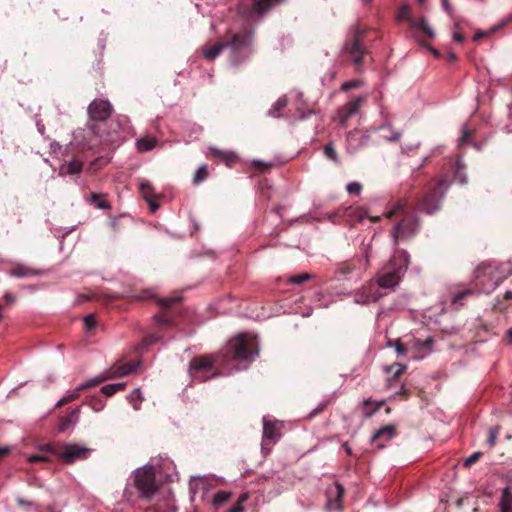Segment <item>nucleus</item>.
Masks as SVG:
<instances>
[{
	"instance_id": "f257e3e1",
	"label": "nucleus",
	"mask_w": 512,
	"mask_h": 512,
	"mask_svg": "<svg viewBox=\"0 0 512 512\" xmlns=\"http://www.w3.org/2000/svg\"><path fill=\"white\" fill-rule=\"evenodd\" d=\"M449 183L446 179H440L431 185L423 196H410L399 199L385 214L388 219L399 218L391 230L394 246L402 241L413 238L420 229V220L415 211L433 214L440 208V201L444 197Z\"/></svg>"
},
{
	"instance_id": "f03ea898",
	"label": "nucleus",
	"mask_w": 512,
	"mask_h": 512,
	"mask_svg": "<svg viewBox=\"0 0 512 512\" xmlns=\"http://www.w3.org/2000/svg\"><path fill=\"white\" fill-rule=\"evenodd\" d=\"M256 356V339L247 334H240L229 341L222 353L193 358L190 361L189 374L194 381L205 382L215 375V363H228L230 360L253 361Z\"/></svg>"
},
{
	"instance_id": "7ed1b4c3",
	"label": "nucleus",
	"mask_w": 512,
	"mask_h": 512,
	"mask_svg": "<svg viewBox=\"0 0 512 512\" xmlns=\"http://www.w3.org/2000/svg\"><path fill=\"white\" fill-rule=\"evenodd\" d=\"M40 450L50 452L68 464L76 460L86 459L91 451L78 444H45Z\"/></svg>"
},
{
	"instance_id": "20e7f679",
	"label": "nucleus",
	"mask_w": 512,
	"mask_h": 512,
	"mask_svg": "<svg viewBox=\"0 0 512 512\" xmlns=\"http://www.w3.org/2000/svg\"><path fill=\"white\" fill-rule=\"evenodd\" d=\"M134 485L141 498L150 500L159 490L153 467L144 466L134 472Z\"/></svg>"
},
{
	"instance_id": "39448f33",
	"label": "nucleus",
	"mask_w": 512,
	"mask_h": 512,
	"mask_svg": "<svg viewBox=\"0 0 512 512\" xmlns=\"http://www.w3.org/2000/svg\"><path fill=\"white\" fill-rule=\"evenodd\" d=\"M138 366H139V362L116 363L108 371L104 372L102 375L78 386L77 391H82L86 388L97 386V385L105 382L108 379L126 376V375L134 372Z\"/></svg>"
},
{
	"instance_id": "423d86ee",
	"label": "nucleus",
	"mask_w": 512,
	"mask_h": 512,
	"mask_svg": "<svg viewBox=\"0 0 512 512\" xmlns=\"http://www.w3.org/2000/svg\"><path fill=\"white\" fill-rule=\"evenodd\" d=\"M365 31L360 26H356L350 37L344 43L343 51L348 54L356 66H360L363 62V56L367 53L363 46Z\"/></svg>"
},
{
	"instance_id": "0eeeda50",
	"label": "nucleus",
	"mask_w": 512,
	"mask_h": 512,
	"mask_svg": "<svg viewBox=\"0 0 512 512\" xmlns=\"http://www.w3.org/2000/svg\"><path fill=\"white\" fill-rule=\"evenodd\" d=\"M371 242L361 247V257L343 261L337 265L336 272L344 277L349 276L353 271L359 269L365 272L370 265Z\"/></svg>"
},
{
	"instance_id": "6e6552de",
	"label": "nucleus",
	"mask_w": 512,
	"mask_h": 512,
	"mask_svg": "<svg viewBox=\"0 0 512 512\" xmlns=\"http://www.w3.org/2000/svg\"><path fill=\"white\" fill-rule=\"evenodd\" d=\"M89 123L88 127L95 131V125L91 122H104L113 112L111 103L103 99H94L87 108Z\"/></svg>"
},
{
	"instance_id": "1a4fd4ad",
	"label": "nucleus",
	"mask_w": 512,
	"mask_h": 512,
	"mask_svg": "<svg viewBox=\"0 0 512 512\" xmlns=\"http://www.w3.org/2000/svg\"><path fill=\"white\" fill-rule=\"evenodd\" d=\"M364 102V97H356L351 101L347 102L346 104L338 108L337 114L333 118V121L336 122L342 128L347 127L349 120L359 113L360 108Z\"/></svg>"
},
{
	"instance_id": "9d476101",
	"label": "nucleus",
	"mask_w": 512,
	"mask_h": 512,
	"mask_svg": "<svg viewBox=\"0 0 512 512\" xmlns=\"http://www.w3.org/2000/svg\"><path fill=\"white\" fill-rule=\"evenodd\" d=\"M253 38L251 30H243L238 33L227 35L223 41L226 48H229L233 54H236L250 45Z\"/></svg>"
},
{
	"instance_id": "9b49d317",
	"label": "nucleus",
	"mask_w": 512,
	"mask_h": 512,
	"mask_svg": "<svg viewBox=\"0 0 512 512\" xmlns=\"http://www.w3.org/2000/svg\"><path fill=\"white\" fill-rule=\"evenodd\" d=\"M339 218H346L350 225L353 226L356 223L362 222L366 218V213L364 210L352 206L339 207L335 212L329 215V219L336 223Z\"/></svg>"
},
{
	"instance_id": "f8f14e48",
	"label": "nucleus",
	"mask_w": 512,
	"mask_h": 512,
	"mask_svg": "<svg viewBox=\"0 0 512 512\" xmlns=\"http://www.w3.org/2000/svg\"><path fill=\"white\" fill-rule=\"evenodd\" d=\"M345 489L339 483L335 482L330 485L326 490V509L328 511H338L341 512L343 509V497H344Z\"/></svg>"
},
{
	"instance_id": "ddd939ff",
	"label": "nucleus",
	"mask_w": 512,
	"mask_h": 512,
	"mask_svg": "<svg viewBox=\"0 0 512 512\" xmlns=\"http://www.w3.org/2000/svg\"><path fill=\"white\" fill-rule=\"evenodd\" d=\"M406 268L399 266L393 269H387L386 272L377 277V286L384 289H391L398 285L401 276L404 274Z\"/></svg>"
},
{
	"instance_id": "4468645a",
	"label": "nucleus",
	"mask_w": 512,
	"mask_h": 512,
	"mask_svg": "<svg viewBox=\"0 0 512 512\" xmlns=\"http://www.w3.org/2000/svg\"><path fill=\"white\" fill-rule=\"evenodd\" d=\"M180 301L181 297H171L159 300V305L163 308L164 311L161 314L156 315L155 319L160 326H168L171 324L172 315L169 310Z\"/></svg>"
},
{
	"instance_id": "2eb2a0df",
	"label": "nucleus",
	"mask_w": 512,
	"mask_h": 512,
	"mask_svg": "<svg viewBox=\"0 0 512 512\" xmlns=\"http://www.w3.org/2000/svg\"><path fill=\"white\" fill-rule=\"evenodd\" d=\"M397 435V427L396 425L389 424L381 427L377 430L372 438L371 442L376 443L377 448L382 449L385 446V443L393 439Z\"/></svg>"
},
{
	"instance_id": "dca6fc26",
	"label": "nucleus",
	"mask_w": 512,
	"mask_h": 512,
	"mask_svg": "<svg viewBox=\"0 0 512 512\" xmlns=\"http://www.w3.org/2000/svg\"><path fill=\"white\" fill-rule=\"evenodd\" d=\"M280 438L279 427L277 423L263 418V440L262 446L272 445Z\"/></svg>"
},
{
	"instance_id": "f3484780",
	"label": "nucleus",
	"mask_w": 512,
	"mask_h": 512,
	"mask_svg": "<svg viewBox=\"0 0 512 512\" xmlns=\"http://www.w3.org/2000/svg\"><path fill=\"white\" fill-rule=\"evenodd\" d=\"M370 132L377 133L380 138L391 142H398L401 138V133L394 130L389 124L371 128Z\"/></svg>"
},
{
	"instance_id": "a211bd4d",
	"label": "nucleus",
	"mask_w": 512,
	"mask_h": 512,
	"mask_svg": "<svg viewBox=\"0 0 512 512\" xmlns=\"http://www.w3.org/2000/svg\"><path fill=\"white\" fill-rule=\"evenodd\" d=\"M209 151L213 158L224 162L228 167H232L233 164L238 160L237 155L231 151L221 150L215 147H210Z\"/></svg>"
},
{
	"instance_id": "6ab92c4d",
	"label": "nucleus",
	"mask_w": 512,
	"mask_h": 512,
	"mask_svg": "<svg viewBox=\"0 0 512 512\" xmlns=\"http://www.w3.org/2000/svg\"><path fill=\"white\" fill-rule=\"evenodd\" d=\"M140 191H141L143 198L148 202L151 211L154 212L156 209H158L159 204L156 203V201H155L156 194L154 192V188H153L152 184L148 181H142L140 183Z\"/></svg>"
},
{
	"instance_id": "aec40b11",
	"label": "nucleus",
	"mask_w": 512,
	"mask_h": 512,
	"mask_svg": "<svg viewBox=\"0 0 512 512\" xmlns=\"http://www.w3.org/2000/svg\"><path fill=\"white\" fill-rule=\"evenodd\" d=\"M79 413H80L79 408L69 410V412L66 415L62 416L59 419V423H58V427H57L58 431L63 433L67 429H69L73 424L77 423L78 419H79Z\"/></svg>"
},
{
	"instance_id": "412c9836",
	"label": "nucleus",
	"mask_w": 512,
	"mask_h": 512,
	"mask_svg": "<svg viewBox=\"0 0 512 512\" xmlns=\"http://www.w3.org/2000/svg\"><path fill=\"white\" fill-rule=\"evenodd\" d=\"M283 0H256L248 9L249 16H261L267 12L273 4L280 3Z\"/></svg>"
},
{
	"instance_id": "4be33fe9",
	"label": "nucleus",
	"mask_w": 512,
	"mask_h": 512,
	"mask_svg": "<svg viewBox=\"0 0 512 512\" xmlns=\"http://www.w3.org/2000/svg\"><path fill=\"white\" fill-rule=\"evenodd\" d=\"M381 296L382 295L379 293L376 286L372 283H369L367 286L362 288V292L359 295L358 301L361 300L363 303L376 302Z\"/></svg>"
},
{
	"instance_id": "5701e85b",
	"label": "nucleus",
	"mask_w": 512,
	"mask_h": 512,
	"mask_svg": "<svg viewBox=\"0 0 512 512\" xmlns=\"http://www.w3.org/2000/svg\"><path fill=\"white\" fill-rule=\"evenodd\" d=\"M83 164L81 161L77 159H73L71 161H66L60 166L59 175H75L82 171Z\"/></svg>"
},
{
	"instance_id": "b1692460",
	"label": "nucleus",
	"mask_w": 512,
	"mask_h": 512,
	"mask_svg": "<svg viewBox=\"0 0 512 512\" xmlns=\"http://www.w3.org/2000/svg\"><path fill=\"white\" fill-rule=\"evenodd\" d=\"M411 27L421 31L428 38H433L435 36L433 29L429 26L427 20L424 17H420L415 21H411Z\"/></svg>"
},
{
	"instance_id": "393cba45",
	"label": "nucleus",
	"mask_w": 512,
	"mask_h": 512,
	"mask_svg": "<svg viewBox=\"0 0 512 512\" xmlns=\"http://www.w3.org/2000/svg\"><path fill=\"white\" fill-rule=\"evenodd\" d=\"M87 200L98 209L107 210L111 208L109 202L106 200L105 194L91 192Z\"/></svg>"
},
{
	"instance_id": "a878e982",
	"label": "nucleus",
	"mask_w": 512,
	"mask_h": 512,
	"mask_svg": "<svg viewBox=\"0 0 512 512\" xmlns=\"http://www.w3.org/2000/svg\"><path fill=\"white\" fill-rule=\"evenodd\" d=\"M384 404V401L374 402L371 399H365L362 405V413L366 418H371Z\"/></svg>"
},
{
	"instance_id": "bb28decb",
	"label": "nucleus",
	"mask_w": 512,
	"mask_h": 512,
	"mask_svg": "<svg viewBox=\"0 0 512 512\" xmlns=\"http://www.w3.org/2000/svg\"><path fill=\"white\" fill-rule=\"evenodd\" d=\"M38 274H39V271H37L33 268H30V267L24 266V265H17L10 271V275L17 277V278H27V277H32V276H35Z\"/></svg>"
},
{
	"instance_id": "cd10ccee",
	"label": "nucleus",
	"mask_w": 512,
	"mask_h": 512,
	"mask_svg": "<svg viewBox=\"0 0 512 512\" xmlns=\"http://www.w3.org/2000/svg\"><path fill=\"white\" fill-rule=\"evenodd\" d=\"M499 507L501 512H512V493L510 487L503 489Z\"/></svg>"
},
{
	"instance_id": "c85d7f7f",
	"label": "nucleus",
	"mask_w": 512,
	"mask_h": 512,
	"mask_svg": "<svg viewBox=\"0 0 512 512\" xmlns=\"http://www.w3.org/2000/svg\"><path fill=\"white\" fill-rule=\"evenodd\" d=\"M157 144V139L152 136H145L137 140L136 145L139 152L152 150Z\"/></svg>"
},
{
	"instance_id": "c756f323",
	"label": "nucleus",
	"mask_w": 512,
	"mask_h": 512,
	"mask_svg": "<svg viewBox=\"0 0 512 512\" xmlns=\"http://www.w3.org/2000/svg\"><path fill=\"white\" fill-rule=\"evenodd\" d=\"M224 48H226L224 41L221 40L211 47L203 49V55L207 60L211 61L214 60Z\"/></svg>"
},
{
	"instance_id": "7c9ffc66",
	"label": "nucleus",
	"mask_w": 512,
	"mask_h": 512,
	"mask_svg": "<svg viewBox=\"0 0 512 512\" xmlns=\"http://www.w3.org/2000/svg\"><path fill=\"white\" fill-rule=\"evenodd\" d=\"M126 387V383H114V384H108L101 388L102 393L107 396L111 397L115 393L119 391H123Z\"/></svg>"
},
{
	"instance_id": "2f4dec72",
	"label": "nucleus",
	"mask_w": 512,
	"mask_h": 512,
	"mask_svg": "<svg viewBox=\"0 0 512 512\" xmlns=\"http://www.w3.org/2000/svg\"><path fill=\"white\" fill-rule=\"evenodd\" d=\"M474 295V291L471 290V289H466V290H463L459 293H457L453 298H452V304L453 305H458L456 307V309L458 310L460 306H463V303L462 301L464 299H466L467 297H470V296H473Z\"/></svg>"
},
{
	"instance_id": "473e14b6",
	"label": "nucleus",
	"mask_w": 512,
	"mask_h": 512,
	"mask_svg": "<svg viewBox=\"0 0 512 512\" xmlns=\"http://www.w3.org/2000/svg\"><path fill=\"white\" fill-rule=\"evenodd\" d=\"M207 177H208V166L206 164H203L197 169V171L194 175V178H193V183L198 185L201 182H203L204 180H206Z\"/></svg>"
},
{
	"instance_id": "72a5a7b5",
	"label": "nucleus",
	"mask_w": 512,
	"mask_h": 512,
	"mask_svg": "<svg viewBox=\"0 0 512 512\" xmlns=\"http://www.w3.org/2000/svg\"><path fill=\"white\" fill-rule=\"evenodd\" d=\"M324 155L329 158L331 161H333L335 164L340 163V158L333 146V143H328L324 147Z\"/></svg>"
},
{
	"instance_id": "f704fd0d",
	"label": "nucleus",
	"mask_w": 512,
	"mask_h": 512,
	"mask_svg": "<svg viewBox=\"0 0 512 512\" xmlns=\"http://www.w3.org/2000/svg\"><path fill=\"white\" fill-rule=\"evenodd\" d=\"M129 402L133 405L135 410L139 409L140 403L143 400L142 393L139 389H134L128 396Z\"/></svg>"
},
{
	"instance_id": "c9c22d12",
	"label": "nucleus",
	"mask_w": 512,
	"mask_h": 512,
	"mask_svg": "<svg viewBox=\"0 0 512 512\" xmlns=\"http://www.w3.org/2000/svg\"><path fill=\"white\" fill-rule=\"evenodd\" d=\"M398 20L408 21L411 24V21H415L416 19L411 17V8L409 5H403L400 7L398 11Z\"/></svg>"
},
{
	"instance_id": "e433bc0d",
	"label": "nucleus",
	"mask_w": 512,
	"mask_h": 512,
	"mask_svg": "<svg viewBox=\"0 0 512 512\" xmlns=\"http://www.w3.org/2000/svg\"><path fill=\"white\" fill-rule=\"evenodd\" d=\"M359 134L360 130L358 129H354L347 133L346 141L350 149L354 150V146H357L359 143Z\"/></svg>"
},
{
	"instance_id": "4c0bfd02",
	"label": "nucleus",
	"mask_w": 512,
	"mask_h": 512,
	"mask_svg": "<svg viewBox=\"0 0 512 512\" xmlns=\"http://www.w3.org/2000/svg\"><path fill=\"white\" fill-rule=\"evenodd\" d=\"M252 166L255 168V170L258 173L263 174V173L268 172L273 167V163L272 162H264V161H260V160H254L252 162Z\"/></svg>"
},
{
	"instance_id": "58836bf2",
	"label": "nucleus",
	"mask_w": 512,
	"mask_h": 512,
	"mask_svg": "<svg viewBox=\"0 0 512 512\" xmlns=\"http://www.w3.org/2000/svg\"><path fill=\"white\" fill-rule=\"evenodd\" d=\"M312 278H313V275H311L309 273H302L300 275L290 276L288 278V283L295 284V285H301L304 282H306Z\"/></svg>"
},
{
	"instance_id": "ea45409f",
	"label": "nucleus",
	"mask_w": 512,
	"mask_h": 512,
	"mask_svg": "<svg viewBox=\"0 0 512 512\" xmlns=\"http://www.w3.org/2000/svg\"><path fill=\"white\" fill-rule=\"evenodd\" d=\"M231 498V493L225 491H218L213 497V504L220 506Z\"/></svg>"
},
{
	"instance_id": "a19ab883",
	"label": "nucleus",
	"mask_w": 512,
	"mask_h": 512,
	"mask_svg": "<svg viewBox=\"0 0 512 512\" xmlns=\"http://www.w3.org/2000/svg\"><path fill=\"white\" fill-rule=\"evenodd\" d=\"M406 365L394 363L389 367V371L393 373V379L397 380L406 370Z\"/></svg>"
},
{
	"instance_id": "79ce46f5",
	"label": "nucleus",
	"mask_w": 512,
	"mask_h": 512,
	"mask_svg": "<svg viewBox=\"0 0 512 512\" xmlns=\"http://www.w3.org/2000/svg\"><path fill=\"white\" fill-rule=\"evenodd\" d=\"M247 499H248L247 493L240 495L237 503L234 506H232L230 509H228L227 512H244L243 503L246 502Z\"/></svg>"
},
{
	"instance_id": "37998d69",
	"label": "nucleus",
	"mask_w": 512,
	"mask_h": 512,
	"mask_svg": "<svg viewBox=\"0 0 512 512\" xmlns=\"http://www.w3.org/2000/svg\"><path fill=\"white\" fill-rule=\"evenodd\" d=\"M287 106V100L285 97L279 98L273 108L270 110V114L276 118L280 117V114L278 113L279 110Z\"/></svg>"
},
{
	"instance_id": "c03bdc74",
	"label": "nucleus",
	"mask_w": 512,
	"mask_h": 512,
	"mask_svg": "<svg viewBox=\"0 0 512 512\" xmlns=\"http://www.w3.org/2000/svg\"><path fill=\"white\" fill-rule=\"evenodd\" d=\"M80 392H81V391H77V389H76L73 393H71V394H69V395H67V396H65V397H63V398H61V399L58 401V403H57V405H56V406H57V407H62V406H64V405H66V404H68V403H70V402H72V401H74V400L78 399V398H79V396H80Z\"/></svg>"
},
{
	"instance_id": "a18cd8bd",
	"label": "nucleus",
	"mask_w": 512,
	"mask_h": 512,
	"mask_svg": "<svg viewBox=\"0 0 512 512\" xmlns=\"http://www.w3.org/2000/svg\"><path fill=\"white\" fill-rule=\"evenodd\" d=\"M483 453L480 452V451H477V452H474L472 455H470L464 462V467L466 468H469L471 467L473 464H475L476 462H478L480 460V458L482 457Z\"/></svg>"
},
{
	"instance_id": "49530a36",
	"label": "nucleus",
	"mask_w": 512,
	"mask_h": 512,
	"mask_svg": "<svg viewBox=\"0 0 512 512\" xmlns=\"http://www.w3.org/2000/svg\"><path fill=\"white\" fill-rule=\"evenodd\" d=\"M360 86H361V81L360 80H350V81L344 82L341 85V91L348 92V91H350L352 89H355V88H358Z\"/></svg>"
},
{
	"instance_id": "de8ad7c7",
	"label": "nucleus",
	"mask_w": 512,
	"mask_h": 512,
	"mask_svg": "<svg viewBox=\"0 0 512 512\" xmlns=\"http://www.w3.org/2000/svg\"><path fill=\"white\" fill-rule=\"evenodd\" d=\"M369 139H370V134L369 132H361L360 131V134H359V143L357 144V146H354V151L358 150L359 148L367 145V143L369 142Z\"/></svg>"
},
{
	"instance_id": "09e8293b",
	"label": "nucleus",
	"mask_w": 512,
	"mask_h": 512,
	"mask_svg": "<svg viewBox=\"0 0 512 512\" xmlns=\"http://www.w3.org/2000/svg\"><path fill=\"white\" fill-rule=\"evenodd\" d=\"M362 190V185L358 182H350L347 185V191L349 194L359 195Z\"/></svg>"
},
{
	"instance_id": "8fccbe9b",
	"label": "nucleus",
	"mask_w": 512,
	"mask_h": 512,
	"mask_svg": "<svg viewBox=\"0 0 512 512\" xmlns=\"http://www.w3.org/2000/svg\"><path fill=\"white\" fill-rule=\"evenodd\" d=\"M84 326L86 330H91L96 326V318L94 314H89L84 317Z\"/></svg>"
},
{
	"instance_id": "3c124183",
	"label": "nucleus",
	"mask_w": 512,
	"mask_h": 512,
	"mask_svg": "<svg viewBox=\"0 0 512 512\" xmlns=\"http://www.w3.org/2000/svg\"><path fill=\"white\" fill-rule=\"evenodd\" d=\"M498 432H499L498 428H490L489 437L487 439L489 446L493 447L496 444V438H497Z\"/></svg>"
},
{
	"instance_id": "603ef678",
	"label": "nucleus",
	"mask_w": 512,
	"mask_h": 512,
	"mask_svg": "<svg viewBox=\"0 0 512 512\" xmlns=\"http://www.w3.org/2000/svg\"><path fill=\"white\" fill-rule=\"evenodd\" d=\"M433 342V339L429 337L424 341L417 340L416 344L419 346L420 349H431Z\"/></svg>"
},
{
	"instance_id": "864d4df0",
	"label": "nucleus",
	"mask_w": 512,
	"mask_h": 512,
	"mask_svg": "<svg viewBox=\"0 0 512 512\" xmlns=\"http://www.w3.org/2000/svg\"><path fill=\"white\" fill-rule=\"evenodd\" d=\"M28 461L30 463H36V462H47L49 461V458L45 455H31L29 458H28Z\"/></svg>"
},
{
	"instance_id": "5fc2aeb1",
	"label": "nucleus",
	"mask_w": 512,
	"mask_h": 512,
	"mask_svg": "<svg viewBox=\"0 0 512 512\" xmlns=\"http://www.w3.org/2000/svg\"><path fill=\"white\" fill-rule=\"evenodd\" d=\"M458 27H459V24L456 23L455 28L458 29ZM453 39H454V41H456L458 43H463L465 38H464V35L462 34V32H460L459 30H455L453 33Z\"/></svg>"
},
{
	"instance_id": "6e6d98bb",
	"label": "nucleus",
	"mask_w": 512,
	"mask_h": 512,
	"mask_svg": "<svg viewBox=\"0 0 512 512\" xmlns=\"http://www.w3.org/2000/svg\"><path fill=\"white\" fill-rule=\"evenodd\" d=\"M471 136V131L467 127H463L462 129V136L460 138V143L464 144L468 141V139Z\"/></svg>"
},
{
	"instance_id": "4d7b16f0",
	"label": "nucleus",
	"mask_w": 512,
	"mask_h": 512,
	"mask_svg": "<svg viewBox=\"0 0 512 512\" xmlns=\"http://www.w3.org/2000/svg\"><path fill=\"white\" fill-rule=\"evenodd\" d=\"M394 345L398 354L405 355L407 353V348L401 343L400 340H397Z\"/></svg>"
},
{
	"instance_id": "13d9d810",
	"label": "nucleus",
	"mask_w": 512,
	"mask_h": 512,
	"mask_svg": "<svg viewBox=\"0 0 512 512\" xmlns=\"http://www.w3.org/2000/svg\"><path fill=\"white\" fill-rule=\"evenodd\" d=\"M159 340V337L158 336H155V335H149L147 337L144 338L143 340V344L145 346H149V345H152L154 343H156L157 341Z\"/></svg>"
},
{
	"instance_id": "bf43d9fd",
	"label": "nucleus",
	"mask_w": 512,
	"mask_h": 512,
	"mask_svg": "<svg viewBox=\"0 0 512 512\" xmlns=\"http://www.w3.org/2000/svg\"><path fill=\"white\" fill-rule=\"evenodd\" d=\"M410 390L402 386L399 392H397V395H399L402 399L406 400L410 396Z\"/></svg>"
},
{
	"instance_id": "052dcab7",
	"label": "nucleus",
	"mask_w": 512,
	"mask_h": 512,
	"mask_svg": "<svg viewBox=\"0 0 512 512\" xmlns=\"http://www.w3.org/2000/svg\"><path fill=\"white\" fill-rule=\"evenodd\" d=\"M4 299H5L6 304H12L16 300L15 296L8 292L5 293Z\"/></svg>"
},
{
	"instance_id": "680f3d73",
	"label": "nucleus",
	"mask_w": 512,
	"mask_h": 512,
	"mask_svg": "<svg viewBox=\"0 0 512 512\" xmlns=\"http://www.w3.org/2000/svg\"><path fill=\"white\" fill-rule=\"evenodd\" d=\"M153 297V294L149 291H145L138 296L140 300H148Z\"/></svg>"
},
{
	"instance_id": "e2e57ef3",
	"label": "nucleus",
	"mask_w": 512,
	"mask_h": 512,
	"mask_svg": "<svg viewBox=\"0 0 512 512\" xmlns=\"http://www.w3.org/2000/svg\"><path fill=\"white\" fill-rule=\"evenodd\" d=\"M16 501H17L18 505H20V506H32L33 505L32 502L26 501L25 499H23L21 497H18L16 499Z\"/></svg>"
},
{
	"instance_id": "0e129e2a",
	"label": "nucleus",
	"mask_w": 512,
	"mask_h": 512,
	"mask_svg": "<svg viewBox=\"0 0 512 512\" xmlns=\"http://www.w3.org/2000/svg\"><path fill=\"white\" fill-rule=\"evenodd\" d=\"M423 46H425L428 50H430L432 52V54L436 57V58H439L440 57V53L438 50H436L434 47H432L431 45H428V44H422Z\"/></svg>"
},
{
	"instance_id": "69168bd1",
	"label": "nucleus",
	"mask_w": 512,
	"mask_h": 512,
	"mask_svg": "<svg viewBox=\"0 0 512 512\" xmlns=\"http://www.w3.org/2000/svg\"><path fill=\"white\" fill-rule=\"evenodd\" d=\"M488 33L485 32V31H478L475 33L474 37H473V40L474 41H478L480 40L481 38L485 37Z\"/></svg>"
},
{
	"instance_id": "338daca9",
	"label": "nucleus",
	"mask_w": 512,
	"mask_h": 512,
	"mask_svg": "<svg viewBox=\"0 0 512 512\" xmlns=\"http://www.w3.org/2000/svg\"><path fill=\"white\" fill-rule=\"evenodd\" d=\"M10 453L9 447H0V458L8 455Z\"/></svg>"
},
{
	"instance_id": "774afa93",
	"label": "nucleus",
	"mask_w": 512,
	"mask_h": 512,
	"mask_svg": "<svg viewBox=\"0 0 512 512\" xmlns=\"http://www.w3.org/2000/svg\"><path fill=\"white\" fill-rule=\"evenodd\" d=\"M506 338L509 343H512V328L507 331Z\"/></svg>"
}]
</instances>
